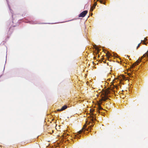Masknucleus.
<instances>
[{
  "mask_svg": "<svg viewBox=\"0 0 148 148\" xmlns=\"http://www.w3.org/2000/svg\"><path fill=\"white\" fill-rule=\"evenodd\" d=\"M108 99V97L106 95H104V96L102 97L101 99L99 101V102L98 103V109L99 110H102L103 108L101 106V104H102V101H106L107 99Z\"/></svg>",
  "mask_w": 148,
  "mask_h": 148,
  "instance_id": "1",
  "label": "nucleus"
},
{
  "mask_svg": "<svg viewBox=\"0 0 148 148\" xmlns=\"http://www.w3.org/2000/svg\"><path fill=\"white\" fill-rule=\"evenodd\" d=\"M88 12L87 10H85L81 12L79 15V17H84Z\"/></svg>",
  "mask_w": 148,
  "mask_h": 148,
  "instance_id": "2",
  "label": "nucleus"
},
{
  "mask_svg": "<svg viewBox=\"0 0 148 148\" xmlns=\"http://www.w3.org/2000/svg\"><path fill=\"white\" fill-rule=\"evenodd\" d=\"M67 106L66 105H64L62 106L61 109H58V111H63L65 109H66L67 108Z\"/></svg>",
  "mask_w": 148,
  "mask_h": 148,
  "instance_id": "3",
  "label": "nucleus"
},
{
  "mask_svg": "<svg viewBox=\"0 0 148 148\" xmlns=\"http://www.w3.org/2000/svg\"><path fill=\"white\" fill-rule=\"evenodd\" d=\"M86 127V125H85L83 127V128L80 130L79 132H78L77 133L78 134H81L82 132L84 131V130L85 128Z\"/></svg>",
  "mask_w": 148,
  "mask_h": 148,
  "instance_id": "4",
  "label": "nucleus"
},
{
  "mask_svg": "<svg viewBox=\"0 0 148 148\" xmlns=\"http://www.w3.org/2000/svg\"><path fill=\"white\" fill-rule=\"evenodd\" d=\"M111 56V54H110L109 53H107L106 54V56H107V58H108V59H109V58H110V56Z\"/></svg>",
  "mask_w": 148,
  "mask_h": 148,
  "instance_id": "5",
  "label": "nucleus"
},
{
  "mask_svg": "<svg viewBox=\"0 0 148 148\" xmlns=\"http://www.w3.org/2000/svg\"><path fill=\"white\" fill-rule=\"evenodd\" d=\"M94 110H95L93 109H90V112L92 114L91 115H92L93 116L94 115V114H93L92 113L93 112H94Z\"/></svg>",
  "mask_w": 148,
  "mask_h": 148,
  "instance_id": "6",
  "label": "nucleus"
},
{
  "mask_svg": "<svg viewBox=\"0 0 148 148\" xmlns=\"http://www.w3.org/2000/svg\"><path fill=\"white\" fill-rule=\"evenodd\" d=\"M146 40V39L145 38L144 40H141V43H142L143 44L146 45V44L145 43V41Z\"/></svg>",
  "mask_w": 148,
  "mask_h": 148,
  "instance_id": "7",
  "label": "nucleus"
},
{
  "mask_svg": "<svg viewBox=\"0 0 148 148\" xmlns=\"http://www.w3.org/2000/svg\"><path fill=\"white\" fill-rule=\"evenodd\" d=\"M92 118L90 119L92 121H95L96 120V119L95 118H94V117L92 116H91Z\"/></svg>",
  "mask_w": 148,
  "mask_h": 148,
  "instance_id": "8",
  "label": "nucleus"
},
{
  "mask_svg": "<svg viewBox=\"0 0 148 148\" xmlns=\"http://www.w3.org/2000/svg\"><path fill=\"white\" fill-rule=\"evenodd\" d=\"M100 2L101 3L105 4V0H100Z\"/></svg>",
  "mask_w": 148,
  "mask_h": 148,
  "instance_id": "9",
  "label": "nucleus"
},
{
  "mask_svg": "<svg viewBox=\"0 0 148 148\" xmlns=\"http://www.w3.org/2000/svg\"><path fill=\"white\" fill-rule=\"evenodd\" d=\"M95 48L98 51H99V50L98 48L97 47V46L96 45H95L94 46Z\"/></svg>",
  "mask_w": 148,
  "mask_h": 148,
  "instance_id": "10",
  "label": "nucleus"
},
{
  "mask_svg": "<svg viewBox=\"0 0 148 148\" xmlns=\"http://www.w3.org/2000/svg\"><path fill=\"white\" fill-rule=\"evenodd\" d=\"M141 44V42H140V43L138 44V46H137V47H136V49H138V48L139 47Z\"/></svg>",
  "mask_w": 148,
  "mask_h": 148,
  "instance_id": "11",
  "label": "nucleus"
},
{
  "mask_svg": "<svg viewBox=\"0 0 148 148\" xmlns=\"http://www.w3.org/2000/svg\"><path fill=\"white\" fill-rule=\"evenodd\" d=\"M93 126V125H90V126H89V127H90V128L92 127Z\"/></svg>",
  "mask_w": 148,
  "mask_h": 148,
  "instance_id": "12",
  "label": "nucleus"
},
{
  "mask_svg": "<svg viewBox=\"0 0 148 148\" xmlns=\"http://www.w3.org/2000/svg\"><path fill=\"white\" fill-rule=\"evenodd\" d=\"M103 62H104V63H106V60L104 61H103Z\"/></svg>",
  "mask_w": 148,
  "mask_h": 148,
  "instance_id": "13",
  "label": "nucleus"
},
{
  "mask_svg": "<svg viewBox=\"0 0 148 148\" xmlns=\"http://www.w3.org/2000/svg\"><path fill=\"white\" fill-rule=\"evenodd\" d=\"M90 122H89V123H88V124L90 125Z\"/></svg>",
  "mask_w": 148,
  "mask_h": 148,
  "instance_id": "14",
  "label": "nucleus"
},
{
  "mask_svg": "<svg viewBox=\"0 0 148 148\" xmlns=\"http://www.w3.org/2000/svg\"><path fill=\"white\" fill-rule=\"evenodd\" d=\"M91 12L92 11V10H91Z\"/></svg>",
  "mask_w": 148,
  "mask_h": 148,
  "instance_id": "15",
  "label": "nucleus"
},
{
  "mask_svg": "<svg viewBox=\"0 0 148 148\" xmlns=\"http://www.w3.org/2000/svg\"><path fill=\"white\" fill-rule=\"evenodd\" d=\"M87 122H86V124H87Z\"/></svg>",
  "mask_w": 148,
  "mask_h": 148,
  "instance_id": "16",
  "label": "nucleus"
},
{
  "mask_svg": "<svg viewBox=\"0 0 148 148\" xmlns=\"http://www.w3.org/2000/svg\"><path fill=\"white\" fill-rule=\"evenodd\" d=\"M90 10H91V9H92L91 8H90Z\"/></svg>",
  "mask_w": 148,
  "mask_h": 148,
  "instance_id": "17",
  "label": "nucleus"
},
{
  "mask_svg": "<svg viewBox=\"0 0 148 148\" xmlns=\"http://www.w3.org/2000/svg\"><path fill=\"white\" fill-rule=\"evenodd\" d=\"M87 130V131H88V129Z\"/></svg>",
  "mask_w": 148,
  "mask_h": 148,
  "instance_id": "18",
  "label": "nucleus"
},
{
  "mask_svg": "<svg viewBox=\"0 0 148 148\" xmlns=\"http://www.w3.org/2000/svg\"><path fill=\"white\" fill-rule=\"evenodd\" d=\"M7 1V0H6Z\"/></svg>",
  "mask_w": 148,
  "mask_h": 148,
  "instance_id": "19",
  "label": "nucleus"
}]
</instances>
